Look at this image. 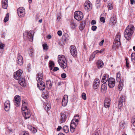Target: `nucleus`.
<instances>
[{
	"label": "nucleus",
	"mask_w": 135,
	"mask_h": 135,
	"mask_svg": "<svg viewBox=\"0 0 135 135\" xmlns=\"http://www.w3.org/2000/svg\"><path fill=\"white\" fill-rule=\"evenodd\" d=\"M134 29V27L132 25H129L127 27L124 32V36L127 40L131 39Z\"/></svg>",
	"instance_id": "f257e3e1"
},
{
	"label": "nucleus",
	"mask_w": 135,
	"mask_h": 135,
	"mask_svg": "<svg viewBox=\"0 0 135 135\" xmlns=\"http://www.w3.org/2000/svg\"><path fill=\"white\" fill-rule=\"evenodd\" d=\"M22 114L26 119L28 118L31 116V114L30 112V110L27 108V104L24 101H22Z\"/></svg>",
	"instance_id": "f03ea898"
},
{
	"label": "nucleus",
	"mask_w": 135,
	"mask_h": 135,
	"mask_svg": "<svg viewBox=\"0 0 135 135\" xmlns=\"http://www.w3.org/2000/svg\"><path fill=\"white\" fill-rule=\"evenodd\" d=\"M58 61L59 64L62 69H64L66 67L67 65V63L64 56L59 55Z\"/></svg>",
	"instance_id": "7ed1b4c3"
},
{
	"label": "nucleus",
	"mask_w": 135,
	"mask_h": 135,
	"mask_svg": "<svg viewBox=\"0 0 135 135\" xmlns=\"http://www.w3.org/2000/svg\"><path fill=\"white\" fill-rule=\"evenodd\" d=\"M58 61L59 64L62 69H64L66 67L67 65V63L64 56L59 55Z\"/></svg>",
	"instance_id": "20e7f679"
},
{
	"label": "nucleus",
	"mask_w": 135,
	"mask_h": 135,
	"mask_svg": "<svg viewBox=\"0 0 135 135\" xmlns=\"http://www.w3.org/2000/svg\"><path fill=\"white\" fill-rule=\"evenodd\" d=\"M74 18L78 21L82 20L83 17V14L80 11L75 12L74 14Z\"/></svg>",
	"instance_id": "39448f33"
},
{
	"label": "nucleus",
	"mask_w": 135,
	"mask_h": 135,
	"mask_svg": "<svg viewBox=\"0 0 135 135\" xmlns=\"http://www.w3.org/2000/svg\"><path fill=\"white\" fill-rule=\"evenodd\" d=\"M34 32L32 30H30L29 32L26 31L25 33L23 34V36H24L25 34H27V37L29 39V40L30 41H33V36Z\"/></svg>",
	"instance_id": "423d86ee"
},
{
	"label": "nucleus",
	"mask_w": 135,
	"mask_h": 135,
	"mask_svg": "<svg viewBox=\"0 0 135 135\" xmlns=\"http://www.w3.org/2000/svg\"><path fill=\"white\" fill-rule=\"evenodd\" d=\"M70 50L71 54L73 56H76L77 54V51L75 46L71 45L70 48Z\"/></svg>",
	"instance_id": "0eeeda50"
},
{
	"label": "nucleus",
	"mask_w": 135,
	"mask_h": 135,
	"mask_svg": "<svg viewBox=\"0 0 135 135\" xmlns=\"http://www.w3.org/2000/svg\"><path fill=\"white\" fill-rule=\"evenodd\" d=\"M17 13L18 16L21 17H24L25 15V10L24 8L20 7L17 9Z\"/></svg>",
	"instance_id": "6e6552de"
},
{
	"label": "nucleus",
	"mask_w": 135,
	"mask_h": 135,
	"mask_svg": "<svg viewBox=\"0 0 135 135\" xmlns=\"http://www.w3.org/2000/svg\"><path fill=\"white\" fill-rule=\"evenodd\" d=\"M108 85L110 88L113 87L115 84V81L114 79L113 78H110L108 80Z\"/></svg>",
	"instance_id": "1a4fd4ad"
},
{
	"label": "nucleus",
	"mask_w": 135,
	"mask_h": 135,
	"mask_svg": "<svg viewBox=\"0 0 135 135\" xmlns=\"http://www.w3.org/2000/svg\"><path fill=\"white\" fill-rule=\"evenodd\" d=\"M84 6L85 10L87 11H89L92 8V4L89 1L85 2L84 4Z\"/></svg>",
	"instance_id": "9d476101"
},
{
	"label": "nucleus",
	"mask_w": 135,
	"mask_h": 135,
	"mask_svg": "<svg viewBox=\"0 0 135 135\" xmlns=\"http://www.w3.org/2000/svg\"><path fill=\"white\" fill-rule=\"evenodd\" d=\"M23 71L21 70H19L16 71L14 74V78L16 79H18L20 78Z\"/></svg>",
	"instance_id": "9b49d317"
},
{
	"label": "nucleus",
	"mask_w": 135,
	"mask_h": 135,
	"mask_svg": "<svg viewBox=\"0 0 135 135\" xmlns=\"http://www.w3.org/2000/svg\"><path fill=\"white\" fill-rule=\"evenodd\" d=\"M14 102L16 103V106L18 107L20 103L21 98L18 95L15 96L14 98Z\"/></svg>",
	"instance_id": "f8f14e48"
},
{
	"label": "nucleus",
	"mask_w": 135,
	"mask_h": 135,
	"mask_svg": "<svg viewBox=\"0 0 135 135\" xmlns=\"http://www.w3.org/2000/svg\"><path fill=\"white\" fill-rule=\"evenodd\" d=\"M37 85L38 88L41 90H43L45 88V85L43 81L37 83Z\"/></svg>",
	"instance_id": "ddd939ff"
},
{
	"label": "nucleus",
	"mask_w": 135,
	"mask_h": 135,
	"mask_svg": "<svg viewBox=\"0 0 135 135\" xmlns=\"http://www.w3.org/2000/svg\"><path fill=\"white\" fill-rule=\"evenodd\" d=\"M110 98H107L104 101V105L105 108H109L110 105Z\"/></svg>",
	"instance_id": "4468645a"
},
{
	"label": "nucleus",
	"mask_w": 135,
	"mask_h": 135,
	"mask_svg": "<svg viewBox=\"0 0 135 135\" xmlns=\"http://www.w3.org/2000/svg\"><path fill=\"white\" fill-rule=\"evenodd\" d=\"M66 113H61V117L60 118L59 122L60 123L64 122L66 118Z\"/></svg>",
	"instance_id": "2eb2a0df"
},
{
	"label": "nucleus",
	"mask_w": 135,
	"mask_h": 135,
	"mask_svg": "<svg viewBox=\"0 0 135 135\" xmlns=\"http://www.w3.org/2000/svg\"><path fill=\"white\" fill-rule=\"evenodd\" d=\"M10 103L9 101L7 100L5 101L4 103V108L5 110L6 111H8L10 109Z\"/></svg>",
	"instance_id": "dca6fc26"
},
{
	"label": "nucleus",
	"mask_w": 135,
	"mask_h": 135,
	"mask_svg": "<svg viewBox=\"0 0 135 135\" xmlns=\"http://www.w3.org/2000/svg\"><path fill=\"white\" fill-rule=\"evenodd\" d=\"M68 96L67 95H65L63 97L62 101V105L64 107L66 106L68 102Z\"/></svg>",
	"instance_id": "f3484780"
},
{
	"label": "nucleus",
	"mask_w": 135,
	"mask_h": 135,
	"mask_svg": "<svg viewBox=\"0 0 135 135\" xmlns=\"http://www.w3.org/2000/svg\"><path fill=\"white\" fill-rule=\"evenodd\" d=\"M23 61L22 57L20 54H18L17 57V64L21 66L23 64Z\"/></svg>",
	"instance_id": "a211bd4d"
},
{
	"label": "nucleus",
	"mask_w": 135,
	"mask_h": 135,
	"mask_svg": "<svg viewBox=\"0 0 135 135\" xmlns=\"http://www.w3.org/2000/svg\"><path fill=\"white\" fill-rule=\"evenodd\" d=\"M100 82L99 80L98 79H96L94 80L93 83V87L94 89H97L98 87Z\"/></svg>",
	"instance_id": "6ab92c4d"
},
{
	"label": "nucleus",
	"mask_w": 135,
	"mask_h": 135,
	"mask_svg": "<svg viewBox=\"0 0 135 135\" xmlns=\"http://www.w3.org/2000/svg\"><path fill=\"white\" fill-rule=\"evenodd\" d=\"M18 83L22 86H26V83L24 78H20L18 81Z\"/></svg>",
	"instance_id": "aec40b11"
},
{
	"label": "nucleus",
	"mask_w": 135,
	"mask_h": 135,
	"mask_svg": "<svg viewBox=\"0 0 135 135\" xmlns=\"http://www.w3.org/2000/svg\"><path fill=\"white\" fill-rule=\"evenodd\" d=\"M2 5L3 8L7 9L8 7V0H2Z\"/></svg>",
	"instance_id": "412c9836"
},
{
	"label": "nucleus",
	"mask_w": 135,
	"mask_h": 135,
	"mask_svg": "<svg viewBox=\"0 0 135 135\" xmlns=\"http://www.w3.org/2000/svg\"><path fill=\"white\" fill-rule=\"evenodd\" d=\"M121 43L120 42L114 41L113 45V48L114 49H116L120 45Z\"/></svg>",
	"instance_id": "4be33fe9"
},
{
	"label": "nucleus",
	"mask_w": 135,
	"mask_h": 135,
	"mask_svg": "<svg viewBox=\"0 0 135 135\" xmlns=\"http://www.w3.org/2000/svg\"><path fill=\"white\" fill-rule=\"evenodd\" d=\"M109 75L107 74H105L104 75L103 78L102 79V82L104 83H105L109 79Z\"/></svg>",
	"instance_id": "5701e85b"
},
{
	"label": "nucleus",
	"mask_w": 135,
	"mask_h": 135,
	"mask_svg": "<svg viewBox=\"0 0 135 135\" xmlns=\"http://www.w3.org/2000/svg\"><path fill=\"white\" fill-rule=\"evenodd\" d=\"M76 127V125L74 122H72L70 126V131L71 133H73Z\"/></svg>",
	"instance_id": "b1692460"
},
{
	"label": "nucleus",
	"mask_w": 135,
	"mask_h": 135,
	"mask_svg": "<svg viewBox=\"0 0 135 135\" xmlns=\"http://www.w3.org/2000/svg\"><path fill=\"white\" fill-rule=\"evenodd\" d=\"M105 83L102 85L101 87V90L102 92L103 93H105L107 89V86Z\"/></svg>",
	"instance_id": "393cba45"
},
{
	"label": "nucleus",
	"mask_w": 135,
	"mask_h": 135,
	"mask_svg": "<svg viewBox=\"0 0 135 135\" xmlns=\"http://www.w3.org/2000/svg\"><path fill=\"white\" fill-rule=\"evenodd\" d=\"M70 27L73 29H75L76 27L75 22L73 20H71L70 22Z\"/></svg>",
	"instance_id": "a878e982"
},
{
	"label": "nucleus",
	"mask_w": 135,
	"mask_h": 135,
	"mask_svg": "<svg viewBox=\"0 0 135 135\" xmlns=\"http://www.w3.org/2000/svg\"><path fill=\"white\" fill-rule=\"evenodd\" d=\"M117 20H116V16L113 15L111 18L110 22L111 23H112V24L114 25L117 22Z\"/></svg>",
	"instance_id": "bb28decb"
},
{
	"label": "nucleus",
	"mask_w": 135,
	"mask_h": 135,
	"mask_svg": "<svg viewBox=\"0 0 135 135\" xmlns=\"http://www.w3.org/2000/svg\"><path fill=\"white\" fill-rule=\"evenodd\" d=\"M38 83L42 81V74L41 73H38L37 75V76L36 78Z\"/></svg>",
	"instance_id": "cd10ccee"
},
{
	"label": "nucleus",
	"mask_w": 135,
	"mask_h": 135,
	"mask_svg": "<svg viewBox=\"0 0 135 135\" xmlns=\"http://www.w3.org/2000/svg\"><path fill=\"white\" fill-rule=\"evenodd\" d=\"M97 65L98 68H102L103 67V63L101 60H98L97 61Z\"/></svg>",
	"instance_id": "c85d7f7f"
},
{
	"label": "nucleus",
	"mask_w": 135,
	"mask_h": 135,
	"mask_svg": "<svg viewBox=\"0 0 135 135\" xmlns=\"http://www.w3.org/2000/svg\"><path fill=\"white\" fill-rule=\"evenodd\" d=\"M4 44L1 43L0 44V56H1L3 52L4 47Z\"/></svg>",
	"instance_id": "c756f323"
},
{
	"label": "nucleus",
	"mask_w": 135,
	"mask_h": 135,
	"mask_svg": "<svg viewBox=\"0 0 135 135\" xmlns=\"http://www.w3.org/2000/svg\"><path fill=\"white\" fill-rule=\"evenodd\" d=\"M28 127L30 130L34 133L36 132L37 131V130L35 128L31 126H28Z\"/></svg>",
	"instance_id": "7c9ffc66"
},
{
	"label": "nucleus",
	"mask_w": 135,
	"mask_h": 135,
	"mask_svg": "<svg viewBox=\"0 0 135 135\" xmlns=\"http://www.w3.org/2000/svg\"><path fill=\"white\" fill-rule=\"evenodd\" d=\"M64 131L66 133H67L69 132L68 127L67 126H65L63 128Z\"/></svg>",
	"instance_id": "2f4dec72"
},
{
	"label": "nucleus",
	"mask_w": 135,
	"mask_h": 135,
	"mask_svg": "<svg viewBox=\"0 0 135 135\" xmlns=\"http://www.w3.org/2000/svg\"><path fill=\"white\" fill-rule=\"evenodd\" d=\"M46 85L49 89H50L51 88L52 84L50 81L49 80L47 81L46 83Z\"/></svg>",
	"instance_id": "473e14b6"
},
{
	"label": "nucleus",
	"mask_w": 135,
	"mask_h": 135,
	"mask_svg": "<svg viewBox=\"0 0 135 135\" xmlns=\"http://www.w3.org/2000/svg\"><path fill=\"white\" fill-rule=\"evenodd\" d=\"M9 13H7L6 17L4 20V22H6L8 20L9 18Z\"/></svg>",
	"instance_id": "72a5a7b5"
},
{
	"label": "nucleus",
	"mask_w": 135,
	"mask_h": 135,
	"mask_svg": "<svg viewBox=\"0 0 135 135\" xmlns=\"http://www.w3.org/2000/svg\"><path fill=\"white\" fill-rule=\"evenodd\" d=\"M120 73L119 72H118L117 75V82L120 81L121 79L120 78Z\"/></svg>",
	"instance_id": "f704fd0d"
},
{
	"label": "nucleus",
	"mask_w": 135,
	"mask_h": 135,
	"mask_svg": "<svg viewBox=\"0 0 135 135\" xmlns=\"http://www.w3.org/2000/svg\"><path fill=\"white\" fill-rule=\"evenodd\" d=\"M131 60L133 62H135V54L132 53L131 55Z\"/></svg>",
	"instance_id": "c9c22d12"
},
{
	"label": "nucleus",
	"mask_w": 135,
	"mask_h": 135,
	"mask_svg": "<svg viewBox=\"0 0 135 135\" xmlns=\"http://www.w3.org/2000/svg\"><path fill=\"white\" fill-rule=\"evenodd\" d=\"M120 35L119 34L117 35L114 41H117V42H120Z\"/></svg>",
	"instance_id": "e433bc0d"
},
{
	"label": "nucleus",
	"mask_w": 135,
	"mask_h": 135,
	"mask_svg": "<svg viewBox=\"0 0 135 135\" xmlns=\"http://www.w3.org/2000/svg\"><path fill=\"white\" fill-rule=\"evenodd\" d=\"M123 97H120L119 99L118 100V105L121 106L122 105V102H123Z\"/></svg>",
	"instance_id": "4c0bfd02"
},
{
	"label": "nucleus",
	"mask_w": 135,
	"mask_h": 135,
	"mask_svg": "<svg viewBox=\"0 0 135 135\" xmlns=\"http://www.w3.org/2000/svg\"><path fill=\"white\" fill-rule=\"evenodd\" d=\"M85 25L83 22L81 23L80 24L79 29L80 30H82L84 28Z\"/></svg>",
	"instance_id": "58836bf2"
},
{
	"label": "nucleus",
	"mask_w": 135,
	"mask_h": 135,
	"mask_svg": "<svg viewBox=\"0 0 135 135\" xmlns=\"http://www.w3.org/2000/svg\"><path fill=\"white\" fill-rule=\"evenodd\" d=\"M51 108V106L50 104H48L47 103L46 105L45 106V109L46 110L48 111Z\"/></svg>",
	"instance_id": "ea45409f"
},
{
	"label": "nucleus",
	"mask_w": 135,
	"mask_h": 135,
	"mask_svg": "<svg viewBox=\"0 0 135 135\" xmlns=\"http://www.w3.org/2000/svg\"><path fill=\"white\" fill-rule=\"evenodd\" d=\"M42 46L44 50L46 51L48 49V46L47 44H43Z\"/></svg>",
	"instance_id": "a19ab883"
},
{
	"label": "nucleus",
	"mask_w": 135,
	"mask_h": 135,
	"mask_svg": "<svg viewBox=\"0 0 135 135\" xmlns=\"http://www.w3.org/2000/svg\"><path fill=\"white\" fill-rule=\"evenodd\" d=\"M100 0H97L96 3V5L97 8L99 7L100 6Z\"/></svg>",
	"instance_id": "79ce46f5"
},
{
	"label": "nucleus",
	"mask_w": 135,
	"mask_h": 135,
	"mask_svg": "<svg viewBox=\"0 0 135 135\" xmlns=\"http://www.w3.org/2000/svg\"><path fill=\"white\" fill-rule=\"evenodd\" d=\"M104 49H102L100 51H99L98 50H96V51L94 52V54H96L98 53H101L103 52L104 51Z\"/></svg>",
	"instance_id": "37998d69"
},
{
	"label": "nucleus",
	"mask_w": 135,
	"mask_h": 135,
	"mask_svg": "<svg viewBox=\"0 0 135 135\" xmlns=\"http://www.w3.org/2000/svg\"><path fill=\"white\" fill-rule=\"evenodd\" d=\"M132 122L134 126H135V116L132 117Z\"/></svg>",
	"instance_id": "c03bdc74"
},
{
	"label": "nucleus",
	"mask_w": 135,
	"mask_h": 135,
	"mask_svg": "<svg viewBox=\"0 0 135 135\" xmlns=\"http://www.w3.org/2000/svg\"><path fill=\"white\" fill-rule=\"evenodd\" d=\"M74 117L75 118L74 119V120L76 122H78L79 121V117L78 116L76 115L74 116Z\"/></svg>",
	"instance_id": "a18cd8bd"
},
{
	"label": "nucleus",
	"mask_w": 135,
	"mask_h": 135,
	"mask_svg": "<svg viewBox=\"0 0 135 135\" xmlns=\"http://www.w3.org/2000/svg\"><path fill=\"white\" fill-rule=\"evenodd\" d=\"M119 82V83L118 85V88L119 89L121 90L122 89V88L123 87V85L122 83L121 82H120V81Z\"/></svg>",
	"instance_id": "49530a36"
},
{
	"label": "nucleus",
	"mask_w": 135,
	"mask_h": 135,
	"mask_svg": "<svg viewBox=\"0 0 135 135\" xmlns=\"http://www.w3.org/2000/svg\"><path fill=\"white\" fill-rule=\"evenodd\" d=\"M82 98L84 100H85L86 99V94L84 93H83L81 95Z\"/></svg>",
	"instance_id": "de8ad7c7"
},
{
	"label": "nucleus",
	"mask_w": 135,
	"mask_h": 135,
	"mask_svg": "<svg viewBox=\"0 0 135 135\" xmlns=\"http://www.w3.org/2000/svg\"><path fill=\"white\" fill-rule=\"evenodd\" d=\"M54 66V64L52 61H49V66L50 67H53Z\"/></svg>",
	"instance_id": "09e8293b"
},
{
	"label": "nucleus",
	"mask_w": 135,
	"mask_h": 135,
	"mask_svg": "<svg viewBox=\"0 0 135 135\" xmlns=\"http://www.w3.org/2000/svg\"><path fill=\"white\" fill-rule=\"evenodd\" d=\"M108 9L109 10H111L112 9V4L110 3H109L108 6Z\"/></svg>",
	"instance_id": "8fccbe9b"
},
{
	"label": "nucleus",
	"mask_w": 135,
	"mask_h": 135,
	"mask_svg": "<svg viewBox=\"0 0 135 135\" xmlns=\"http://www.w3.org/2000/svg\"><path fill=\"white\" fill-rule=\"evenodd\" d=\"M29 55L31 56H32V54L33 53V50L30 49L29 52Z\"/></svg>",
	"instance_id": "3c124183"
},
{
	"label": "nucleus",
	"mask_w": 135,
	"mask_h": 135,
	"mask_svg": "<svg viewBox=\"0 0 135 135\" xmlns=\"http://www.w3.org/2000/svg\"><path fill=\"white\" fill-rule=\"evenodd\" d=\"M96 54H94V52H93V54L90 56V59L92 60L93 59H94L95 57V55Z\"/></svg>",
	"instance_id": "603ef678"
},
{
	"label": "nucleus",
	"mask_w": 135,
	"mask_h": 135,
	"mask_svg": "<svg viewBox=\"0 0 135 135\" xmlns=\"http://www.w3.org/2000/svg\"><path fill=\"white\" fill-rule=\"evenodd\" d=\"M105 19L104 18V17H101L100 18V21L104 23L105 22Z\"/></svg>",
	"instance_id": "864d4df0"
},
{
	"label": "nucleus",
	"mask_w": 135,
	"mask_h": 135,
	"mask_svg": "<svg viewBox=\"0 0 135 135\" xmlns=\"http://www.w3.org/2000/svg\"><path fill=\"white\" fill-rule=\"evenodd\" d=\"M126 66L127 67H129V63L128 62V59L127 58L126 59Z\"/></svg>",
	"instance_id": "5fc2aeb1"
},
{
	"label": "nucleus",
	"mask_w": 135,
	"mask_h": 135,
	"mask_svg": "<svg viewBox=\"0 0 135 135\" xmlns=\"http://www.w3.org/2000/svg\"><path fill=\"white\" fill-rule=\"evenodd\" d=\"M61 76L62 78H65L66 76V74L64 73L62 74Z\"/></svg>",
	"instance_id": "6e6d98bb"
},
{
	"label": "nucleus",
	"mask_w": 135,
	"mask_h": 135,
	"mask_svg": "<svg viewBox=\"0 0 135 135\" xmlns=\"http://www.w3.org/2000/svg\"><path fill=\"white\" fill-rule=\"evenodd\" d=\"M97 28V27L95 26H93L91 27V29L93 31H95Z\"/></svg>",
	"instance_id": "4d7b16f0"
},
{
	"label": "nucleus",
	"mask_w": 135,
	"mask_h": 135,
	"mask_svg": "<svg viewBox=\"0 0 135 135\" xmlns=\"http://www.w3.org/2000/svg\"><path fill=\"white\" fill-rule=\"evenodd\" d=\"M57 33L60 36H61L62 35V32L61 31H57Z\"/></svg>",
	"instance_id": "13d9d810"
},
{
	"label": "nucleus",
	"mask_w": 135,
	"mask_h": 135,
	"mask_svg": "<svg viewBox=\"0 0 135 135\" xmlns=\"http://www.w3.org/2000/svg\"><path fill=\"white\" fill-rule=\"evenodd\" d=\"M96 21L95 20H93L91 22V24L92 25L95 24L96 23Z\"/></svg>",
	"instance_id": "bf43d9fd"
},
{
	"label": "nucleus",
	"mask_w": 135,
	"mask_h": 135,
	"mask_svg": "<svg viewBox=\"0 0 135 135\" xmlns=\"http://www.w3.org/2000/svg\"><path fill=\"white\" fill-rule=\"evenodd\" d=\"M59 70V69L58 67H55L53 70V71H56Z\"/></svg>",
	"instance_id": "052dcab7"
},
{
	"label": "nucleus",
	"mask_w": 135,
	"mask_h": 135,
	"mask_svg": "<svg viewBox=\"0 0 135 135\" xmlns=\"http://www.w3.org/2000/svg\"><path fill=\"white\" fill-rule=\"evenodd\" d=\"M104 42V40H102L99 43V45L100 46H102L103 45Z\"/></svg>",
	"instance_id": "680f3d73"
},
{
	"label": "nucleus",
	"mask_w": 135,
	"mask_h": 135,
	"mask_svg": "<svg viewBox=\"0 0 135 135\" xmlns=\"http://www.w3.org/2000/svg\"><path fill=\"white\" fill-rule=\"evenodd\" d=\"M23 135H29L28 134L27 132L25 131L23 132H22Z\"/></svg>",
	"instance_id": "e2e57ef3"
},
{
	"label": "nucleus",
	"mask_w": 135,
	"mask_h": 135,
	"mask_svg": "<svg viewBox=\"0 0 135 135\" xmlns=\"http://www.w3.org/2000/svg\"><path fill=\"white\" fill-rule=\"evenodd\" d=\"M62 127L61 126H59L58 127L57 129V130L58 131H59L61 129Z\"/></svg>",
	"instance_id": "0e129e2a"
},
{
	"label": "nucleus",
	"mask_w": 135,
	"mask_h": 135,
	"mask_svg": "<svg viewBox=\"0 0 135 135\" xmlns=\"http://www.w3.org/2000/svg\"><path fill=\"white\" fill-rule=\"evenodd\" d=\"M49 97V95H45L44 96L43 98L45 99V98H48Z\"/></svg>",
	"instance_id": "69168bd1"
},
{
	"label": "nucleus",
	"mask_w": 135,
	"mask_h": 135,
	"mask_svg": "<svg viewBox=\"0 0 135 135\" xmlns=\"http://www.w3.org/2000/svg\"><path fill=\"white\" fill-rule=\"evenodd\" d=\"M51 36L50 35H49L47 36V38L49 39H50L51 38Z\"/></svg>",
	"instance_id": "338daca9"
},
{
	"label": "nucleus",
	"mask_w": 135,
	"mask_h": 135,
	"mask_svg": "<svg viewBox=\"0 0 135 135\" xmlns=\"http://www.w3.org/2000/svg\"><path fill=\"white\" fill-rule=\"evenodd\" d=\"M131 3L132 4H133L134 3V0H130Z\"/></svg>",
	"instance_id": "774afa93"
}]
</instances>
